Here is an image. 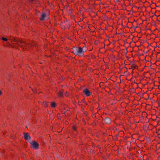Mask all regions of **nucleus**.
Here are the masks:
<instances>
[{"instance_id": "nucleus-20", "label": "nucleus", "mask_w": 160, "mask_h": 160, "mask_svg": "<svg viewBox=\"0 0 160 160\" xmlns=\"http://www.w3.org/2000/svg\"><path fill=\"white\" fill-rule=\"evenodd\" d=\"M38 103H39V104H41V103H42L41 102H38Z\"/></svg>"}, {"instance_id": "nucleus-18", "label": "nucleus", "mask_w": 160, "mask_h": 160, "mask_svg": "<svg viewBox=\"0 0 160 160\" xmlns=\"http://www.w3.org/2000/svg\"><path fill=\"white\" fill-rule=\"evenodd\" d=\"M2 94V92L1 90H0V95H1Z\"/></svg>"}, {"instance_id": "nucleus-21", "label": "nucleus", "mask_w": 160, "mask_h": 160, "mask_svg": "<svg viewBox=\"0 0 160 160\" xmlns=\"http://www.w3.org/2000/svg\"><path fill=\"white\" fill-rule=\"evenodd\" d=\"M65 112H63V113L65 114Z\"/></svg>"}, {"instance_id": "nucleus-16", "label": "nucleus", "mask_w": 160, "mask_h": 160, "mask_svg": "<svg viewBox=\"0 0 160 160\" xmlns=\"http://www.w3.org/2000/svg\"><path fill=\"white\" fill-rule=\"evenodd\" d=\"M70 27V26L69 24L67 25L65 27V28H69Z\"/></svg>"}, {"instance_id": "nucleus-1", "label": "nucleus", "mask_w": 160, "mask_h": 160, "mask_svg": "<svg viewBox=\"0 0 160 160\" xmlns=\"http://www.w3.org/2000/svg\"><path fill=\"white\" fill-rule=\"evenodd\" d=\"M8 39L10 40L11 42L13 41L18 43V44L22 46H27L30 45L31 47H32L34 46V45L33 44H29L28 43L23 42L22 40L16 37H14L12 36H9Z\"/></svg>"}, {"instance_id": "nucleus-22", "label": "nucleus", "mask_w": 160, "mask_h": 160, "mask_svg": "<svg viewBox=\"0 0 160 160\" xmlns=\"http://www.w3.org/2000/svg\"><path fill=\"white\" fill-rule=\"evenodd\" d=\"M94 57H95L93 55L92 57L94 58Z\"/></svg>"}, {"instance_id": "nucleus-12", "label": "nucleus", "mask_w": 160, "mask_h": 160, "mask_svg": "<svg viewBox=\"0 0 160 160\" xmlns=\"http://www.w3.org/2000/svg\"><path fill=\"white\" fill-rule=\"evenodd\" d=\"M137 68L138 66L134 64L132 65L131 66V68L133 69Z\"/></svg>"}, {"instance_id": "nucleus-23", "label": "nucleus", "mask_w": 160, "mask_h": 160, "mask_svg": "<svg viewBox=\"0 0 160 160\" xmlns=\"http://www.w3.org/2000/svg\"><path fill=\"white\" fill-rule=\"evenodd\" d=\"M94 57H95L93 55L92 57L94 58Z\"/></svg>"}, {"instance_id": "nucleus-8", "label": "nucleus", "mask_w": 160, "mask_h": 160, "mask_svg": "<svg viewBox=\"0 0 160 160\" xmlns=\"http://www.w3.org/2000/svg\"><path fill=\"white\" fill-rule=\"evenodd\" d=\"M63 92L64 91L63 90H59L58 93V96L60 97H62L63 96Z\"/></svg>"}, {"instance_id": "nucleus-4", "label": "nucleus", "mask_w": 160, "mask_h": 160, "mask_svg": "<svg viewBox=\"0 0 160 160\" xmlns=\"http://www.w3.org/2000/svg\"><path fill=\"white\" fill-rule=\"evenodd\" d=\"M83 92L87 97H88L92 94V92H90L87 88L84 89L83 91Z\"/></svg>"}, {"instance_id": "nucleus-7", "label": "nucleus", "mask_w": 160, "mask_h": 160, "mask_svg": "<svg viewBox=\"0 0 160 160\" xmlns=\"http://www.w3.org/2000/svg\"><path fill=\"white\" fill-rule=\"evenodd\" d=\"M104 121L107 124H110L111 122V119L108 117L104 119Z\"/></svg>"}, {"instance_id": "nucleus-19", "label": "nucleus", "mask_w": 160, "mask_h": 160, "mask_svg": "<svg viewBox=\"0 0 160 160\" xmlns=\"http://www.w3.org/2000/svg\"><path fill=\"white\" fill-rule=\"evenodd\" d=\"M35 0H29V1L30 2H32L34 1Z\"/></svg>"}, {"instance_id": "nucleus-17", "label": "nucleus", "mask_w": 160, "mask_h": 160, "mask_svg": "<svg viewBox=\"0 0 160 160\" xmlns=\"http://www.w3.org/2000/svg\"><path fill=\"white\" fill-rule=\"evenodd\" d=\"M158 160H160V156H158Z\"/></svg>"}, {"instance_id": "nucleus-3", "label": "nucleus", "mask_w": 160, "mask_h": 160, "mask_svg": "<svg viewBox=\"0 0 160 160\" xmlns=\"http://www.w3.org/2000/svg\"><path fill=\"white\" fill-rule=\"evenodd\" d=\"M31 145L30 148H33L35 149H37L39 148V144L35 141H32L30 142Z\"/></svg>"}, {"instance_id": "nucleus-10", "label": "nucleus", "mask_w": 160, "mask_h": 160, "mask_svg": "<svg viewBox=\"0 0 160 160\" xmlns=\"http://www.w3.org/2000/svg\"><path fill=\"white\" fill-rule=\"evenodd\" d=\"M50 105L51 107L53 108H55L56 107V103L54 102H50Z\"/></svg>"}, {"instance_id": "nucleus-11", "label": "nucleus", "mask_w": 160, "mask_h": 160, "mask_svg": "<svg viewBox=\"0 0 160 160\" xmlns=\"http://www.w3.org/2000/svg\"><path fill=\"white\" fill-rule=\"evenodd\" d=\"M72 130L75 132H77L78 129V127L76 125H73L72 127Z\"/></svg>"}, {"instance_id": "nucleus-14", "label": "nucleus", "mask_w": 160, "mask_h": 160, "mask_svg": "<svg viewBox=\"0 0 160 160\" xmlns=\"http://www.w3.org/2000/svg\"><path fill=\"white\" fill-rule=\"evenodd\" d=\"M2 39L3 41H7L8 40V39L7 38H4V37L2 38Z\"/></svg>"}, {"instance_id": "nucleus-2", "label": "nucleus", "mask_w": 160, "mask_h": 160, "mask_svg": "<svg viewBox=\"0 0 160 160\" xmlns=\"http://www.w3.org/2000/svg\"><path fill=\"white\" fill-rule=\"evenodd\" d=\"M87 51L86 47H83L82 48L79 47L76 48V50H74L72 52L75 54L79 56H83L84 53Z\"/></svg>"}, {"instance_id": "nucleus-13", "label": "nucleus", "mask_w": 160, "mask_h": 160, "mask_svg": "<svg viewBox=\"0 0 160 160\" xmlns=\"http://www.w3.org/2000/svg\"><path fill=\"white\" fill-rule=\"evenodd\" d=\"M69 93L67 91L65 93V95L66 97H68L69 96Z\"/></svg>"}, {"instance_id": "nucleus-9", "label": "nucleus", "mask_w": 160, "mask_h": 160, "mask_svg": "<svg viewBox=\"0 0 160 160\" xmlns=\"http://www.w3.org/2000/svg\"><path fill=\"white\" fill-rule=\"evenodd\" d=\"M49 103V102H44L42 103V106L43 107H48V105Z\"/></svg>"}, {"instance_id": "nucleus-6", "label": "nucleus", "mask_w": 160, "mask_h": 160, "mask_svg": "<svg viewBox=\"0 0 160 160\" xmlns=\"http://www.w3.org/2000/svg\"><path fill=\"white\" fill-rule=\"evenodd\" d=\"M23 134L24 138L26 140H30V139L31 137L28 133H24Z\"/></svg>"}, {"instance_id": "nucleus-5", "label": "nucleus", "mask_w": 160, "mask_h": 160, "mask_svg": "<svg viewBox=\"0 0 160 160\" xmlns=\"http://www.w3.org/2000/svg\"><path fill=\"white\" fill-rule=\"evenodd\" d=\"M46 16V13L44 12H42L41 15V17L39 18L40 20H44Z\"/></svg>"}, {"instance_id": "nucleus-15", "label": "nucleus", "mask_w": 160, "mask_h": 160, "mask_svg": "<svg viewBox=\"0 0 160 160\" xmlns=\"http://www.w3.org/2000/svg\"><path fill=\"white\" fill-rule=\"evenodd\" d=\"M58 118L59 119H61V117L60 116V114L59 113H58Z\"/></svg>"}]
</instances>
